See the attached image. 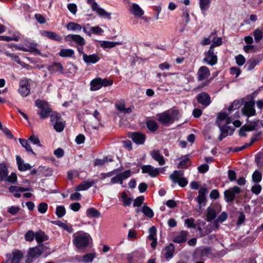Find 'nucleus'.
<instances>
[{
    "instance_id": "obj_1",
    "label": "nucleus",
    "mask_w": 263,
    "mask_h": 263,
    "mask_svg": "<svg viewBox=\"0 0 263 263\" xmlns=\"http://www.w3.org/2000/svg\"><path fill=\"white\" fill-rule=\"evenodd\" d=\"M231 122L230 118L225 112H220L219 114L217 123L221 131V134L219 137L220 140L226 137L228 135H232L234 129L232 127L228 126Z\"/></svg>"
},
{
    "instance_id": "obj_2",
    "label": "nucleus",
    "mask_w": 263,
    "mask_h": 263,
    "mask_svg": "<svg viewBox=\"0 0 263 263\" xmlns=\"http://www.w3.org/2000/svg\"><path fill=\"white\" fill-rule=\"evenodd\" d=\"M73 243L77 248L84 249L87 247L91 240L90 235L83 231H79L73 234Z\"/></svg>"
},
{
    "instance_id": "obj_3",
    "label": "nucleus",
    "mask_w": 263,
    "mask_h": 263,
    "mask_svg": "<svg viewBox=\"0 0 263 263\" xmlns=\"http://www.w3.org/2000/svg\"><path fill=\"white\" fill-rule=\"evenodd\" d=\"M179 111L176 109L169 110L157 115L158 121L165 125L170 124L179 118Z\"/></svg>"
},
{
    "instance_id": "obj_4",
    "label": "nucleus",
    "mask_w": 263,
    "mask_h": 263,
    "mask_svg": "<svg viewBox=\"0 0 263 263\" xmlns=\"http://www.w3.org/2000/svg\"><path fill=\"white\" fill-rule=\"evenodd\" d=\"M112 84L113 81L111 79L96 78L90 81V90L91 91H97L102 87L109 86L112 85Z\"/></svg>"
},
{
    "instance_id": "obj_5",
    "label": "nucleus",
    "mask_w": 263,
    "mask_h": 263,
    "mask_svg": "<svg viewBox=\"0 0 263 263\" xmlns=\"http://www.w3.org/2000/svg\"><path fill=\"white\" fill-rule=\"evenodd\" d=\"M35 105L38 108L41 109L40 111H38V114L42 119L47 118L51 112V109L49 107L48 103L45 101L37 100L35 102Z\"/></svg>"
},
{
    "instance_id": "obj_6",
    "label": "nucleus",
    "mask_w": 263,
    "mask_h": 263,
    "mask_svg": "<svg viewBox=\"0 0 263 263\" xmlns=\"http://www.w3.org/2000/svg\"><path fill=\"white\" fill-rule=\"evenodd\" d=\"M170 178L175 183H178L180 186L184 187L188 183L187 180L183 177V172L181 171H174L170 175Z\"/></svg>"
},
{
    "instance_id": "obj_7",
    "label": "nucleus",
    "mask_w": 263,
    "mask_h": 263,
    "mask_svg": "<svg viewBox=\"0 0 263 263\" xmlns=\"http://www.w3.org/2000/svg\"><path fill=\"white\" fill-rule=\"evenodd\" d=\"M50 121L53 124L55 130L58 132L63 130L65 123L59 114L54 113L50 116Z\"/></svg>"
},
{
    "instance_id": "obj_8",
    "label": "nucleus",
    "mask_w": 263,
    "mask_h": 263,
    "mask_svg": "<svg viewBox=\"0 0 263 263\" xmlns=\"http://www.w3.org/2000/svg\"><path fill=\"white\" fill-rule=\"evenodd\" d=\"M30 81L27 78H23L20 81L18 93L23 97L28 96L30 92Z\"/></svg>"
},
{
    "instance_id": "obj_9",
    "label": "nucleus",
    "mask_w": 263,
    "mask_h": 263,
    "mask_svg": "<svg viewBox=\"0 0 263 263\" xmlns=\"http://www.w3.org/2000/svg\"><path fill=\"white\" fill-rule=\"evenodd\" d=\"M208 190L205 187H201L198 191V195L195 198V200L198 203L199 210L202 206H204L206 203V198L205 196Z\"/></svg>"
},
{
    "instance_id": "obj_10",
    "label": "nucleus",
    "mask_w": 263,
    "mask_h": 263,
    "mask_svg": "<svg viewBox=\"0 0 263 263\" xmlns=\"http://www.w3.org/2000/svg\"><path fill=\"white\" fill-rule=\"evenodd\" d=\"M93 0H87L88 4L91 5L93 11H96L99 15L107 18H110V13L107 12L104 9L100 7L99 5Z\"/></svg>"
},
{
    "instance_id": "obj_11",
    "label": "nucleus",
    "mask_w": 263,
    "mask_h": 263,
    "mask_svg": "<svg viewBox=\"0 0 263 263\" xmlns=\"http://www.w3.org/2000/svg\"><path fill=\"white\" fill-rule=\"evenodd\" d=\"M240 189L238 186H235L224 191V196L227 202L233 201L236 194L240 193Z\"/></svg>"
},
{
    "instance_id": "obj_12",
    "label": "nucleus",
    "mask_w": 263,
    "mask_h": 263,
    "mask_svg": "<svg viewBox=\"0 0 263 263\" xmlns=\"http://www.w3.org/2000/svg\"><path fill=\"white\" fill-rule=\"evenodd\" d=\"M254 102L253 100H250L249 102H246L243 107L241 109L243 115L247 116L248 117L254 116L256 111L254 109Z\"/></svg>"
},
{
    "instance_id": "obj_13",
    "label": "nucleus",
    "mask_w": 263,
    "mask_h": 263,
    "mask_svg": "<svg viewBox=\"0 0 263 263\" xmlns=\"http://www.w3.org/2000/svg\"><path fill=\"white\" fill-rule=\"evenodd\" d=\"M9 191L13 194L16 198H20L21 196V193L25 191L33 192V189L29 185L26 187H21L18 186H11L9 187Z\"/></svg>"
},
{
    "instance_id": "obj_14",
    "label": "nucleus",
    "mask_w": 263,
    "mask_h": 263,
    "mask_svg": "<svg viewBox=\"0 0 263 263\" xmlns=\"http://www.w3.org/2000/svg\"><path fill=\"white\" fill-rule=\"evenodd\" d=\"M203 61L210 65H215L217 62V55L214 53V50L210 48L209 51L205 54L203 59Z\"/></svg>"
},
{
    "instance_id": "obj_15",
    "label": "nucleus",
    "mask_w": 263,
    "mask_h": 263,
    "mask_svg": "<svg viewBox=\"0 0 263 263\" xmlns=\"http://www.w3.org/2000/svg\"><path fill=\"white\" fill-rule=\"evenodd\" d=\"M142 173L148 174L151 177H155L160 173V168H155L151 165H143L141 167Z\"/></svg>"
},
{
    "instance_id": "obj_16",
    "label": "nucleus",
    "mask_w": 263,
    "mask_h": 263,
    "mask_svg": "<svg viewBox=\"0 0 263 263\" xmlns=\"http://www.w3.org/2000/svg\"><path fill=\"white\" fill-rule=\"evenodd\" d=\"M220 211V210L218 206L214 205L208 207L206 209V220L211 221L214 219Z\"/></svg>"
},
{
    "instance_id": "obj_17",
    "label": "nucleus",
    "mask_w": 263,
    "mask_h": 263,
    "mask_svg": "<svg viewBox=\"0 0 263 263\" xmlns=\"http://www.w3.org/2000/svg\"><path fill=\"white\" fill-rule=\"evenodd\" d=\"M65 40L66 42L73 41L80 46H83L85 44V41L84 39L81 36L77 34H68L65 36Z\"/></svg>"
},
{
    "instance_id": "obj_18",
    "label": "nucleus",
    "mask_w": 263,
    "mask_h": 263,
    "mask_svg": "<svg viewBox=\"0 0 263 263\" xmlns=\"http://www.w3.org/2000/svg\"><path fill=\"white\" fill-rule=\"evenodd\" d=\"M42 253V251L38 247L30 248L27 254V260L28 262H31L33 259L39 257Z\"/></svg>"
},
{
    "instance_id": "obj_19",
    "label": "nucleus",
    "mask_w": 263,
    "mask_h": 263,
    "mask_svg": "<svg viewBox=\"0 0 263 263\" xmlns=\"http://www.w3.org/2000/svg\"><path fill=\"white\" fill-rule=\"evenodd\" d=\"M197 99L198 102L205 107L208 106L211 103V98L206 92H201L199 93Z\"/></svg>"
},
{
    "instance_id": "obj_20",
    "label": "nucleus",
    "mask_w": 263,
    "mask_h": 263,
    "mask_svg": "<svg viewBox=\"0 0 263 263\" xmlns=\"http://www.w3.org/2000/svg\"><path fill=\"white\" fill-rule=\"evenodd\" d=\"M197 74L198 80L201 81L205 80L210 76V71L207 67L203 66L199 68Z\"/></svg>"
},
{
    "instance_id": "obj_21",
    "label": "nucleus",
    "mask_w": 263,
    "mask_h": 263,
    "mask_svg": "<svg viewBox=\"0 0 263 263\" xmlns=\"http://www.w3.org/2000/svg\"><path fill=\"white\" fill-rule=\"evenodd\" d=\"M83 60L86 64L89 65L97 63L100 60V58L95 53L90 55L84 54Z\"/></svg>"
},
{
    "instance_id": "obj_22",
    "label": "nucleus",
    "mask_w": 263,
    "mask_h": 263,
    "mask_svg": "<svg viewBox=\"0 0 263 263\" xmlns=\"http://www.w3.org/2000/svg\"><path fill=\"white\" fill-rule=\"evenodd\" d=\"M41 34L44 37H47L49 39L61 42L62 37L59 35L57 33L52 31H48L45 30H42L41 31Z\"/></svg>"
},
{
    "instance_id": "obj_23",
    "label": "nucleus",
    "mask_w": 263,
    "mask_h": 263,
    "mask_svg": "<svg viewBox=\"0 0 263 263\" xmlns=\"http://www.w3.org/2000/svg\"><path fill=\"white\" fill-rule=\"evenodd\" d=\"M187 232L186 231H182L174 235L173 241L178 243L185 242L187 239Z\"/></svg>"
},
{
    "instance_id": "obj_24",
    "label": "nucleus",
    "mask_w": 263,
    "mask_h": 263,
    "mask_svg": "<svg viewBox=\"0 0 263 263\" xmlns=\"http://www.w3.org/2000/svg\"><path fill=\"white\" fill-rule=\"evenodd\" d=\"M152 158L159 163L160 165H163L165 163L163 156L161 154L159 150H154L151 153Z\"/></svg>"
},
{
    "instance_id": "obj_25",
    "label": "nucleus",
    "mask_w": 263,
    "mask_h": 263,
    "mask_svg": "<svg viewBox=\"0 0 263 263\" xmlns=\"http://www.w3.org/2000/svg\"><path fill=\"white\" fill-rule=\"evenodd\" d=\"M16 160L20 171H26L31 168V165L29 163H25L24 160L19 156H16Z\"/></svg>"
},
{
    "instance_id": "obj_26",
    "label": "nucleus",
    "mask_w": 263,
    "mask_h": 263,
    "mask_svg": "<svg viewBox=\"0 0 263 263\" xmlns=\"http://www.w3.org/2000/svg\"><path fill=\"white\" fill-rule=\"evenodd\" d=\"M175 162H178L177 165L178 168H185L189 164V158L187 155L183 156L176 159Z\"/></svg>"
},
{
    "instance_id": "obj_27",
    "label": "nucleus",
    "mask_w": 263,
    "mask_h": 263,
    "mask_svg": "<svg viewBox=\"0 0 263 263\" xmlns=\"http://www.w3.org/2000/svg\"><path fill=\"white\" fill-rule=\"evenodd\" d=\"M131 138L134 142L137 144H143L145 140V137L144 134L140 133H134L131 136Z\"/></svg>"
},
{
    "instance_id": "obj_28",
    "label": "nucleus",
    "mask_w": 263,
    "mask_h": 263,
    "mask_svg": "<svg viewBox=\"0 0 263 263\" xmlns=\"http://www.w3.org/2000/svg\"><path fill=\"white\" fill-rule=\"evenodd\" d=\"M94 183L93 181H85L82 182L81 184L77 185L75 190L76 191H85L90 187H91Z\"/></svg>"
},
{
    "instance_id": "obj_29",
    "label": "nucleus",
    "mask_w": 263,
    "mask_h": 263,
    "mask_svg": "<svg viewBox=\"0 0 263 263\" xmlns=\"http://www.w3.org/2000/svg\"><path fill=\"white\" fill-rule=\"evenodd\" d=\"M122 42H111L108 41H100V46L104 48H111L117 45H122Z\"/></svg>"
},
{
    "instance_id": "obj_30",
    "label": "nucleus",
    "mask_w": 263,
    "mask_h": 263,
    "mask_svg": "<svg viewBox=\"0 0 263 263\" xmlns=\"http://www.w3.org/2000/svg\"><path fill=\"white\" fill-rule=\"evenodd\" d=\"M23 256V253L20 250H15L12 252L11 263H20Z\"/></svg>"
},
{
    "instance_id": "obj_31",
    "label": "nucleus",
    "mask_w": 263,
    "mask_h": 263,
    "mask_svg": "<svg viewBox=\"0 0 263 263\" xmlns=\"http://www.w3.org/2000/svg\"><path fill=\"white\" fill-rule=\"evenodd\" d=\"M86 216L88 217L99 218L101 216L100 212L94 208H88L86 212Z\"/></svg>"
},
{
    "instance_id": "obj_32",
    "label": "nucleus",
    "mask_w": 263,
    "mask_h": 263,
    "mask_svg": "<svg viewBox=\"0 0 263 263\" xmlns=\"http://www.w3.org/2000/svg\"><path fill=\"white\" fill-rule=\"evenodd\" d=\"M48 70L51 73L56 72H62L64 70V68L61 63H54L48 67Z\"/></svg>"
},
{
    "instance_id": "obj_33",
    "label": "nucleus",
    "mask_w": 263,
    "mask_h": 263,
    "mask_svg": "<svg viewBox=\"0 0 263 263\" xmlns=\"http://www.w3.org/2000/svg\"><path fill=\"white\" fill-rule=\"evenodd\" d=\"M165 253L164 254V257L169 259L173 256L175 251V247L173 243H170L168 246L165 247Z\"/></svg>"
},
{
    "instance_id": "obj_34",
    "label": "nucleus",
    "mask_w": 263,
    "mask_h": 263,
    "mask_svg": "<svg viewBox=\"0 0 263 263\" xmlns=\"http://www.w3.org/2000/svg\"><path fill=\"white\" fill-rule=\"evenodd\" d=\"M131 12L135 16L140 17L144 14V11L137 4H133Z\"/></svg>"
},
{
    "instance_id": "obj_35",
    "label": "nucleus",
    "mask_w": 263,
    "mask_h": 263,
    "mask_svg": "<svg viewBox=\"0 0 263 263\" xmlns=\"http://www.w3.org/2000/svg\"><path fill=\"white\" fill-rule=\"evenodd\" d=\"M211 3V0H199V7L202 13L208 10Z\"/></svg>"
},
{
    "instance_id": "obj_36",
    "label": "nucleus",
    "mask_w": 263,
    "mask_h": 263,
    "mask_svg": "<svg viewBox=\"0 0 263 263\" xmlns=\"http://www.w3.org/2000/svg\"><path fill=\"white\" fill-rule=\"evenodd\" d=\"M121 198L124 206H128L130 205L133 199L132 198L128 197L127 194L125 192H123L121 193Z\"/></svg>"
},
{
    "instance_id": "obj_37",
    "label": "nucleus",
    "mask_w": 263,
    "mask_h": 263,
    "mask_svg": "<svg viewBox=\"0 0 263 263\" xmlns=\"http://www.w3.org/2000/svg\"><path fill=\"white\" fill-rule=\"evenodd\" d=\"M74 53L73 50L71 49H62L59 54L61 57H72Z\"/></svg>"
},
{
    "instance_id": "obj_38",
    "label": "nucleus",
    "mask_w": 263,
    "mask_h": 263,
    "mask_svg": "<svg viewBox=\"0 0 263 263\" xmlns=\"http://www.w3.org/2000/svg\"><path fill=\"white\" fill-rule=\"evenodd\" d=\"M66 28L68 30L73 31H80L82 29V27L79 24L73 22H70L67 24Z\"/></svg>"
},
{
    "instance_id": "obj_39",
    "label": "nucleus",
    "mask_w": 263,
    "mask_h": 263,
    "mask_svg": "<svg viewBox=\"0 0 263 263\" xmlns=\"http://www.w3.org/2000/svg\"><path fill=\"white\" fill-rule=\"evenodd\" d=\"M96 256V253H90L84 255L82 259V261L84 263H91Z\"/></svg>"
},
{
    "instance_id": "obj_40",
    "label": "nucleus",
    "mask_w": 263,
    "mask_h": 263,
    "mask_svg": "<svg viewBox=\"0 0 263 263\" xmlns=\"http://www.w3.org/2000/svg\"><path fill=\"white\" fill-rule=\"evenodd\" d=\"M35 240L37 243H41L48 239V236L45 234V233L40 231L35 233Z\"/></svg>"
},
{
    "instance_id": "obj_41",
    "label": "nucleus",
    "mask_w": 263,
    "mask_h": 263,
    "mask_svg": "<svg viewBox=\"0 0 263 263\" xmlns=\"http://www.w3.org/2000/svg\"><path fill=\"white\" fill-rule=\"evenodd\" d=\"M260 60L258 59H250L247 63V70L250 71L259 64Z\"/></svg>"
},
{
    "instance_id": "obj_42",
    "label": "nucleus",
    "mask_w": 263,
    "mask_h": 263,
    "mask_svg": "<svg viewBox=\"0 0 263 263\" xmlns=\"http://www.w3.org/2000/svg\"><path fill=\"white\" fill-rule=\"evenodd\" d=\"M8 176V170L6 166L3 164H0V180H5Z\"/></svg>"
},
{
    "instance_id": "obj_43",
    "label": "nucleus",
    "mask_w": 263,
    "mask_h": 263,
    "mask_svg": "<svg viewBox=\"0 0 263 263\" xmlns=\"http://www.w3.org/2000/svg\"><path fill=\"white\" fill-rule=\"evenodd\" d=\"M146 126L148 129L152 132L156 130L158 128L157 123L154 120L148 121L146 122Z\"/></svg>"
},
{
    "instance_id": "obj_44",
    "label": "nucleus",
    "mask_w": 263,
    "mask_h": 263,
    "mask_svg": "<svg viewBox=\"0 0 263 263\" xmlns=\"http://www.w3.org/2000/svg\"><path fill=\"white\" fill-rule=\"evenodd\" d=\"M19 141L22 146L24 147L27 151L31 152L32 154H34L32 149L31 148L28 141L27 140L20 139Z\"/></svg>"
},
{
    "instance_id": "obj_45",
    "label": "nucleus",
    "mask_w": 263,
    "mask_h": 263,
    "mask_svg": "<svg viewBox=\"0 0 263 263\" xmlns=\"http://www.w3.org/2000/svg\"><path fill=\"white\" fill-rule=\"evenodd\" d=\"M256 43H258L263 37L262 31L258 29H256L253 33Z\"/></svg>"
},
{
    "instance_id": "obj_46",
    "label": "nucleus",
    "mask_w": 263,
    "mask_h": 263,
    "mask_svg": "<svg viewBox=\"0 0 263 263\" xmlns=\"http://www.w3.org/2000/svg\"><path fill=\"white\" fill-rule=\"evenodd\" d=\"M260 120H257L256 121L253 122L250 124H248L243 126V128H245L246 130L247 131H252L255 129V128L257 126L258 124L260 123Z\"/></svg>"
},
{
    "instance_id": "obj_47",
    "label": "nucleus",
    "mask_w": 263,
    "mask_h": 263,
    "mask_svg": "<svg viewBox=\"0 0 263 263\" xmlns=\"http://www.w3.org/2000/svg\"><path fill=\"white\" fill-rule=\"evenodd\" d=\"M6 55L8 57H10L11 58L12 60L16 62L17 63L20 64L22 66H24L25 63L24 62H22L19 57L16 54H15L14 53H10L8 52L6 53Z\"/></svg>"
},
{
    "instance_id": "obj_48",
    "label": "nucleus",
    "mask_w": 263,
    "mask_h": 263,
    "mask_svg": "<svg viewBox=\"0 0 263 263\" xmlns=\"http://www.w3.org/2000/svg\"><path fill=\"white\" fill-rule=\"evenodd\" d=\"M57 224L61 228L67 231L68 232L71 233L73 232L72 227L70 224H68L61 221H58Z\"/></svg>"
},
{
    "instance_id": "obj_49",
    "label": "nucleus",
    "mask_w": 263,
    "mask_h": 263,
    "mask_svg": "<svg viewBox=\"0 0 263 263\" xmlns=\"http://www.w3.org/2000/svg\"><path fill=\"white\" fill-rule=\"evenodd\" d=\"M55 213L59 218L63 217L66 213V210L64 206L62 205L58 206L56 208Z\"/></svg>"
},
{
    "instance_id": "obj_50",
    "label": "nucleus",
    "mask_w": 263,
    "mask_h": 263,
    "mask_svg": "<svg viewBox=\"0 0 263 263\" xmlns=\"http://www.w3.org/2000/svg\"><path fill=\"white\" fill-rule=\"evenodd\" d=\"M139 255V252L137 251H134L133 252L128 254L127 255V259L128 263H132Z\"/></svg>"
},
{
    "instance_id": "obj_51",
    "label": "nucleus",
    "mask_w": 263,
    "mask_h": 263,
    "mask_svg": "<svg viewBox=\"0 0 263 263\" xmlns=\"http://www.w3.org/2000/svg\"><path fill=\"white\" fill-rule=\"evenodd\" d=\"M252 180L255 183H258L261 181L262 175L260 172L255 171L252 174Z\"/></svg>"
},
{
    "instance_id": "obj_52",
    "label": "nucleus",
    "mask_w": 263,
    "mask_h": 263,
    "mask_svg": "<svg viewBox=\"0 0 263 263\" xmlns=\"http://www.w3.org/2000/svg\"><path fill=\"white\" fill-rule=\"evenodd\" d=\"M142 211L144 214L149 218H152L154 216V212L151 209L147 206H144L142 208Z\"/></svg>"
},
{
    "instance_id": "obj_53",
    "label": "nucleus",
    "mask_w": 263,
    "mask_h": 263,
    "mask_svg": "<svg viewBox=\"0 0 263 263\" xmlns=\"http://www.w3.org/2000/svg\"><path fill=\"white\" fill-rule=\"evenodd\" d=\"M121 180L123 183V180L129 178L132 175V172L130 170H128L123 172L119 174Z\"/></svg>"
},
{
    "instance_id": "obj_54",
    "label": "nucleus",
    "mask_w": 263,
    "mask_h": 263,
    "mask_svg": "<svg viewBox=\"0 0 263 263\" xmlns=\"http://www.w3.org/2000/svg\"><path fill=\"white\" fill-rule=\"evenodd\" d=\"M255 161L259 167H263V152L257 154L255 157Z\"/></svg>"
},
{
    "instance_id": "obj_55",
    "label": "nucleus",
    "mask_w": 263,
    "mask_h": 263,
    "mask_svg": "<svg viewBox=\"0 0 263 263\" xmlns=\"http://www.w3.org/2000/svg\"><path fill=\"white\" fill-rule=\"evenodd\" d=\"M29 140L30 141H31V142L32 144L36 145L37 146H38V147L41 146L40 141L39 138L34 135H31L29 137Z\"/></svg>"
},
{
    "instance_id": "obj_56",
    "label": "nucleus",
    "mask_w": 263,
    "mask_h": 263,
    "mask_svg": "<svg viewBox=\"0 0 263 263\" xmlns=\"http://www.w3.org/2000/svg\"><path fill=\"white\" fill-rule=\"evenodd\" d=\"M37 44L32 43L28 46L29 52H33L34 53L40 54H41V51L39 49H37Z\"/></svg>"
},
{
    "instance_id": "obj_57",
    "label": "nucleus",
    "mask_w": 263,
    "mask_h": 263,
    "mask_svg": "<svg viewBox=\"0 0 263 263\" xmlns=\"http://www.w3.org/2000/svg\"><path fill=\"white\" fill-rule=\"evenodd\" d=\"M35 237V233L32 231H29L25 234V239L26 241H32Z\"/></svg>"
},
{
    "instance_id": "obj_58",
    "label": "nucleus",
    "mask_w": 263,
    "mask_h": 263,
    "mask_svg": "<svg viewBox=\"0 0 263 263\" xmlns=\"http://www.w3.org/2000/svg\"><path fill=\"white\" fill-rule=\"evenodd\" d=\"M48 205L45 202H42L38 205V211L42 214L46 213L47 210Z\"/></svg>"
},
{
    "instance_id": "obj_59",
    "label": "nucleus",
    "mask_w": 263,
    "mask_h": 263,
    "mask_svg": "<svg viewBox=\"0 0 263 263\" xmlns=\"http://www.w3.org/2000/svg\"><path fill=\"white\" fill-rule=\"evenodd\" d=\"M222 43V39L221 37H216L213 40V43L211 45L210 48L214 49V47L221 45Z\"/></svg>"
},
{
    "instance_id": "obj_60",
    "label": "nucleus",
    "mask_w": 263,
    "mask_h": 263,
    "mask_svg": "<svg viewBox=\"0 0 263 263\" xmlns=\"http://www.w3.org/2000/svg\"><path fill=\"white\" fill-rule=\"evenodd\" d=\"M90 30L91 31V34L94 33L99 35L102 34L104 32L103 30L99 26L90 27Z\"/></svg>"
},
{
    "instance_id": "obj_61",
    "label": "nucleus",
    "mask_w": 263,
    "mask_h": 263,
    "mask_svg": "<svg viewBox=\"0 0 263 263\" xmlns=\"http://www.w3.org/2000/svg\"><path fill=\"white\" fill-rule=\"evenodd\" d=\"M156 229L155 227H152L149 229V239H154L156 238Z\"/></svg>"
},
{
    "instance_id": "obj_62",
    "label": "nucleus",
    "mask_w": 263,
    "mask_h": 263,
    "mask_svg": "<svg viewBox=\"0 0 263 263\" xmlns=\"http://www.w3.org/2000/svg\"><path fill=\"white\" fill-rule=\"evenodd\" d=\"M236 62L239 66L243 65L245 63V58L243 56L239 54L235 57Z\"/></svg>"
},
{
    "instance_id": "obj_63",
    "label": "nucleus",
    "mask_w": 263,
    "mask_h": 263,
    "mask_svg": "<svg viewBox=\"0 0 263 263\" xmlns=\"http://www.w3.org/2000/svg\"><path fill=\"white\" fill-rule=\"evenodd\" d=\"M185 224L188 228H194L195 227V219L193 218L185 219Z\"/></svg>"
},
{
    "instance_id": "obj_64",
    "label": "nucleus",
    "mask_w": 263,
    "mask_h": 263,
    "mask_svg": "<svg viewBox=\"0 0 263 263\" xmlns=\"http://www.w3.org/2000/svg\"><path fill=\"white\" fill-rule=\"evenodd\" d=\"M261 190V186L259 184H256L254 185L251 188V191L253 193L256 195L259 194Z\"/></svg>"
}]
</instances>
